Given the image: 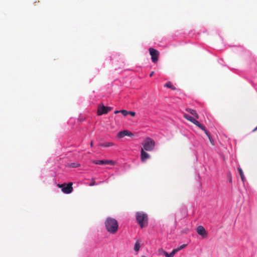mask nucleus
<instances>
[{
	"instance_id": "f257e3e1",
	"label": "nucleus",
	"mask_w": 257,
	"mask_h": 257,
	"mask_svg": "<svg viewBox=\"0 0 257 257\" xmlns=\"http://www.w3.org/2000/svg\"><path fill=\"white\" fill-rule=\"evenodd\" d=\"M104 224L107 231L111 234H114L118 230V222L113 218L107 217L105 221Z\"/></svg>"
},
{
	"instance_id": "f03ea898",
	"label": "nucleus",
	"mask_w": 257,
	"mask_h": 257,
	"mask_svg": "<svg viewBox=\"0 0 257 257\" xmlns=\"http://www.w3.org/2000/svg\"><path fill=\"white\" fill-rule=\"evenodd\" d=\"M136 219L137 222L141 228L146 227L148 224V216L143 212L136 213Z\"/></svg>"
},
{
	"instance_id": "7ed1b4c3",
	"label": "nucleus",
	"mask_w": 257,
	"mask_h": 257,
	"mask_svg": "<svg viewBox=\"0 0 257 257\" xmlns=\"http://www.w3.org/2000/svg\"><path fill=\"white\" fill-rule=\"evenodd\" d=\"M155 145V142L151 138H147L144 141L143 147L142 148V149H144V150L147 151H151L154 149Z\"/></svg>"
},
{
	"instance_id": "20e7f679",
	"label": "nucleus",
	"mask_w": 257,
	"mask_h": 257,
	"mask_svg": "<svg viewBox=\"0 0 257 257\" xmlns=\"http://www.w3.org/2000/svg\"><path fill=\"white\" fill-rule=\"evenodd\" d=\"M72 183L69 182L67 184L64 183L62 184H58L59 188L62 189V191L65 194H70L73 191Z\"/></svg>"
},
{
	"instance_id": "39448f33",
	"label": "nucleus",
	"mask_w": 257,
	"mask_h": 257,
	"mask_svg": "<svg viewBox=\"0 0 257 257\" xmlns=\"http://www.w3.org/2000/svg\"><path fill=\"white\" fill-rule=\"evenodd\" d=\"M111 110V107L105 106L103 104H100L98 106L97 114L98 115H101L104 114H106Z\"/></svg>"
},
{
	"instance_id": "423d86ee",
	"label": "nucleus",
	"mask_w": 257,
	"mask_h": 257,
	"mask_svg": "<svg viewBox=\"0 0 257 257\" xmlns=\"http://www.w3.org/2000/svg\"><path fill=\"white\" fill-rule=\"evenodd\" d=\"M150 54L151 56V59L153 63H156L158 60V57L159 56V52L156 49L153 48L149 49Z\"/></svg>"
},
{
	"instance_id": "0eeeda50",
	"label": "nucleus",
	"mask_w": 257,
	"mask_h": 257,
	"mask_svg": "<svg viewBox=\"0 0 257 257\" xmlns=\"http://www.w3.org/2000/svg\"><path fill=\"white\" fill-rule=\"evenodd\" d=\"M93 163L97 165L107 164L113 165L114 164V162L111 160H95L93 161Z\"/></svg>"
},
{
	"instance_id": "6e6552de",
	"label": "nucleus",
	"mask_w": 257,
	"mask_h": 257,
	"mask_svg": "<svg viewBox=\"0 0 257 257\" xmlns=\"http://www.w3.org/2000/svg\"><path fill=\"white\" fill-rule=\"evenodd\" d=\"M196 231L198 234L201 235L203 237H206L207 236V233L204 227L202 226H199L197 227Z\"/></svg>"
},
{
	"instance_id": "1a4fd4ad",
	"label": "nucleus",
	"mask_w": 257,
	"mask_h": 257,
	"mask_svg": "<svg viewBox=\"0 0 257 257\" xmlns=\"http://www.w3.org/2000/svg\"><path fill=\"white\" fill-rule=\"evenodd\" d=\"M117 136L119 138H122L125 136H128L131 137L134 136V134L132 132H129L127 130H123L122 131L119 132L117 135Z\"/></svg>"
},
{
	"instance_id": "9d476101",
	"label": "nucleus",
	"mask_w": 257,
	"mask_h": 257,
	"mask_svg": "<svg viewBox=\"0 0 257 257\" xmlns=\"http://www.w3.org/2000/svg\"><path fill=\"white\" fill-rule=\"evenodd\" d=\"M144 149H141V158L143 162H145L147 159L150 158V155L148 153L145 151Z\"/></svg>"
},
{
	"instance_id": "9b49d317",
	"label": "nucleus",
	"mask_w": 257,
	"mask_h": 257,
	"mask_svg": "<svg viewBox=\"0 0 257 257\" xmlns=\"http://www.w3.org/2000/svg\"><path fill=\"white\" fill-rule=\"evenodd\" d=\"M192 122L193 123L196 125H197V126H198L200 129H201L202 130H203L204 131H205V130H206V127L204 125H203L201 123H200L199 122V121H198L197 120H196L195 118L193 120Z\"/></svg>"
},
{
	"instance_id": "f8f14e48",
	"label": "nucleus",
	"mask_w": 257,
	"mask_h": 257,
	"mask_svg": "<svg viewBox=\"0 0 257 257\" xmlns=\"http://www.w3.org/2000/svg\"><path fill=\"white\" fill-rule=\"evenodd\" d=\"M164 255L166 257H173L175 253L177 252V250L174 249L170 253H168L167 252L162 250Z\"/></svg>"
},
{
	"instance_id": "ddd939ff",
	"label": "nucleus",
	"mask_w": 257,
	"mask_h": 257,
	"mask_svg": "<svg viewBox=\"0 0 257 257\" xmlns=\"http://www.w3.org/2000/svg\"><path fill=\"white\" fill-rule=\"evenodd\" d=\"M186 110L191 114L193 115L196 119L199 118V115L195 110L188 108H186Z\"/></svg>"
},
{
	"instance_id": "4468645a",
	"label": "nucleus",
	"mask_w": 257,
	"mask_h": 257,
	"mask_svg": "<svg viewBox=\"0 0 257 257\" xmlns=\"http://www.w3.org/2000/svg\"><path fill=\"white\" fill-rule=\"evenodd\" d=\"M204 133L207 136V137L210 141V143L212 145H214V144L213 140L212 138L211 137V135H210L209 132L207 130H205Z\"/></svg>"
},
{
	"instance_id": "2eb2a0df",
	"label": "nucleus",
	"mask_w": 257,
	"mask_h": 257,
	"mask_svg": "<svg viewBox=\"0 0 257 257\" xmlns=\"http://www.w3.org/2000/svg\"><path fill=\"white\" fill-rule=\"evenodd\" d=\"M113 143L111 142H107L105 143H102L100 144V147H109L113 146Z\"/></svg>"
},
{
	"instance_id": "dca6fc26",
	"label": "nucleus",
	"mask_w": 257,
	"mask_h": 257,
	"mask_svg": "<svg viewBox=\"0 0 257 257\" xmlns=\"http://www.w3.org/2000/svg\"><path fill=\"white\" fill-rule=\"evenodd\" d=\"M164 86L171 88L172 90H175L176 89V87L172 84V83L171 82H168L166 83Z\"/></svg>"
},
{
	"instance_id": "f3484780",
	"label": "nucleus",
	"mask_w": 257,
	"mask_h": 257,
	"mask_svg": "<svg viewBox=\"0 0 257 257\" xmlns=\"http://www.w3.org/2000/svg\"><path fill=\"white\" fill-rule=\"evenodd\" d=\"M238 172L239 173V175L240 176L241 180L243 182H244V176L243 175V171H242V169L240 168H238Z\"/></svg>"
},
{
	"instance_id": "a211bd4d",
	"label": "nucleus",
	"mask_w": 257,
	"mask_h": 257,
	"mask_svg": "<svg viewBox=\"0 0 257 257\" xmlns=\"http://www.w3.org/2000/svg\"><path fill=\"white\" fill-rule=\"evenodd\" d=\"M184 118H185L186 119H187L188 120L192 122L193 121V120L194 119L193 117H192V116L187 114H185L184 115Z\"/></svg>"
},
{
	"instance_id": "6ab92c4d",
	"label": "nucleus",
	"mask_w": 257,
	"mask_h": 257,
	"mask_svg": "<svg viewBox=\"0 0 257 257\" xmlns=\"http://www.w3.org/2000/svg\"><path fill=\"white\" fill-rule=\"evenodd\" d=\"M140 248V244L138 241H137L135 244L134 250L136 251H138Z\"/></svg>"
},
{
	"instance_id": "aec40b11",
	"label": "nucleus",
	"mask_w": 257,
	"mask_h": 257,
	"mask_svg": "<svg viewBox=\"0 0 257 257\" xmlns=\"http://www.w3.org/2000/svg\"><path fill=\"white\" fill-rule=\"evenodd\" d=\"M79 166H80V164L78 163H71L69 165V167H72V168H76Z\"/></svg>"
},
{
	"instance_id": "412c9836",
	"label": "nucleus",
	"mask_w": 257,
	"mask_h": 257,
	"mask_svg": "<svg viewBox=\"0 0 257 257\" xmlns=\"http://www.w3.org/2000/svg\"><path fill=\"white\" fill-rule=\"evenodd\" d=\"M120 112L124 116H126L128 114V111L126 110H120Z\"/></svg>"
},
{
	"instance_id": "4be33fe9",
	"label": "nucleus",
	"mask_w": 257,
	"mask_h": 257,
	"mask_svg": "<svg viewBox=\"0 0 257 257\" xmlns=\"http://www.w3.org/2000/svg\"><path fill=\"white\" fill-rule=\"evenodd\" d=\"M186 244H183V245H181L179 247H178L177 248H175L174 249L176 250L177 252V251H179L180 250L184 248H185L186 247Z\"/></svg>"
},
{
	"instance_id": "5701e85b",
	"label": "nucleus",
	"mask_w": 257,
	"mask_h": 257,
	"mask_svg": "<svg viewBox=\"0 0 257 257\" xmlns=\"http://www.w3.org/2000/svg\"><path fill=\"white\" fill-rule=\"evenodd\" d=\"M128 114H130L132 116H134L136 115V112L134 111H128Z\"/></svg>"
},
{
	"instance_id": "b1692460",
	"label": "nucleus",
	"mask_w": 257,
	"mask_h": 257,
	"mask_svg": "<svg viewBox=\"0 0 257 257\" xmlns=\"http://www.w3.org/2000/svg\"><path fill=\"white\" fill-rule=\"evenodd\" d=\"M95 185V182L94 179L91 180V183L90 184V186H92Z\"/></svg>"
},
{
	"instance_id": "393cba45",
	"label": "nucleus",
	"mask_w": 257,
	"mask_h": 257,
	"mask_svg": "<svg viewBox=\"0 0 257 257\" xmlns=\"http://www.w3.org/2000/svg\"><path fill=\"white\" fill-rule=\"evenodd\" d=\"M154 72L152 71L151 73L150 74V77H152L154 75Z\"/></svg>"
},
{
	"instance_id": "a878e982",
	"label": "nucleus",
	"mask_w": 257,
	"mask_h": 257,
	"mask_svg": "<svg viewBox=\"0 0 257 257\" xmlns=\"http://www.w3.org/2000/svg\"><path fill=\"white\" fill-rule=\"evenodd\" d=\"M119 112H120V110H116L114 111L115 114L118 113Z\"/></svg>"
},
{
	"instance_id": "bb28decb",
	"label": "nucleus",
	"mask_w": 257,
	"mask_h": 257,
	"mask_svg": "<svg viewBox=\"0 0 257 257\" xmlns=\"http://www.w3.org/2000/svg\"><path fill=\"white\" fill-rule=\"evenodd\" d=\"M257 131V126L253 130V132Z\"/></svg>"
},
{
	"instance_id": "cd10ccee",
	"label": "nucleus",
	"mask_w": 257,
	"mask_h": 257,
	"mask_svg": "<svg viewBox=\"0 0 257 257\" xmlns=\"http://www.w3.org/2000/svg\"><path fill=\"white\" fill-rule=\"evenodd\" d=\"M162 250H163V249H159V251L160 252V253H163V252L162 251Z\"/></svg>"
},
{
	"instance_id": "c85d7f7f",
	"label": "nucleus",
	"mask_w": 257,
	"mask_h": 257,
	"mask_svg": "<svg viewBox=\"0 0 257 257\" xmlns=\"http://www.w3.org/2000/svg\"><path fill=\"white\" fill-rule=\"evenodd\" d=\"M90 145H91V147L92 146V145H93V142H92V141H91V143H90Z\"/></svg>"
},
{
	"instance_id": "c756f323",
	"label": "nucleus",
	"mask_w": 257,
	"mask_h": 257,
	"mask_svg": "<svg viewBox=\"0 0 257 257\" xmlns=\"http://www.w3.org/2000/svg\"><path fill=\"white\" fill-rule=\"evenodd\" d=\"M142 257H147V256H142Z\"/></svg>"
}]
</instances>
